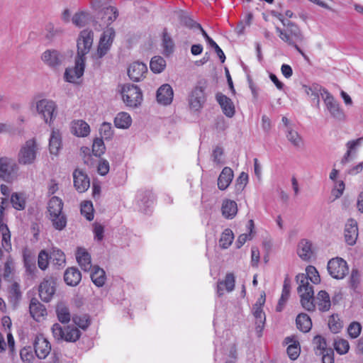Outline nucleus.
I'll use <instances>...</instances> for the list:
<instances>
[{
  "instance_id": "54",
  "label": "nucleus",
  "mask_w": 363,
  "mask_h": 363,
  "mask_svg": "<svg viewBox=\"0 0 363 363\" xmlns=\"http://www.w3.org/2000/svg\"><path fill=\"white\" fill-rule=\"evenodd\" d=\"M99 133L102 139L111 140L113 135V130L111 123L107 122L103 123L99 128Z\"/></svg>"
},
{
  "instance_id": "28",
  "label": "nucleus",
  "mask_w": 363,
  "mask_h": 363,
  "mask_svg": "<svg viewBox=\"0 0 363 363\" xmlns=\"http://www.w3.org/2000/svg\"><path fill=\"white\" fill-rule=\"evenodd\" d=\"M138 205L140 211L147 213L148 208L153 204V196L151 192L145 191L138 193L137 196Z\"/></svg>"
},
{
  "instance_id": "31",
  "label": "nucleus",
  "mask_w": 363,
  "mask_h": 363,
  "mask_svg": "<svg viewBox=\"0 0 363 363\" xmlns=\"http://www.w3.org/2000/svg\"><path fill=\"white\" fill-rule=\"evenodd\" d=\"M62 137L58 130H52L49 140V150L50 154L57 155L61 149Z\"/></svg>"
},
{
  "instance_id": "18",
  "label": "nucleus",
  "mask_w": 363,
  "mask_h": 363,
  "mask_svg": "<svg viewBox=\"0 0 363 363\" xmlns=\"http://www.w3.org/2000/svg\"><path fill=\"white\" fill-rule=\"evenodd\" d=\"M74 186L79 193L85 192L90 186V180L87 174L80 169L73 172Z\"/></svg>"
},
{
  "instance_id": "13",
  "label": "nucleus",
  "mask_w": 363,
  "mask_h": 363,
  "mask_svg": "<svg viewBox=\"0 0 363 363\" xmlns=\"http://www.w3.org/2000/svg\"><path fill=\"white\" fill-rule=\"evenodd\" d=\"M115 37V31L113 28L105 30L100 38L95 57L101 58L107 54L111 48Z\"/></svg>"
},
{
  "instance_id": "32",
  "label": "nucleus",
  "mask_w": 363,
  "mask_h": 363,
  "mask_svg": "<svg viewBox=\"0 0 363 363\" xmlns=\"http://www.w3.org/2000/svg\"><path fill=\"white\" fill-rule=\"evenodd\" d=\"M233 178V170L228 167L223 169L218 179V187L220 190L226 189Z\"/></svg>"
},
{
  "instance_id": "11",
  "label": "nucleus",
  "mask_w": 363,
  "mask_h": 363,
  "mask_svg": "<svg viewBox=\"0 0 363 363\" xmlns=\"http://www.w3.org/2000/svg\"><path fill=\"white\" fill-rule=\"evenodd\" d=\"M328 270L332 277L342 279L348 274L347 262L340 257L331 259L328 263Z\"/></svg>"
},
{
  "instance_id": "42",
  "label": "nucleus",
  "mask_w": 363,
  "mask_h": 363,
  "mask_svg": "<svg viewBox=\"0 0 363 363\" xmlns=\"http://www.w3.org/2000/svg\"><path fill=\"white\" fill-rule=\"evenodd\" d=\"M56 314L60 322L67 323L70 321L71 315L65 303L60 302L56 306Z\"/></svg>"
},
{
  "instance_id": "22",
  "label": "nucleus",
  "mask_w": 363,
  "mask_h": 363,
  "mask_svg": "<svg viewBox=\"0 0 363 363\" xmlns=\"http://www.w3.org/2000/svg\"><path fill=\"white\" fill-rule=\"evenodd\" d=\"M77 262L80 268L84 272H89L92 268L90 254L84 247H77L75 253Z\"/></svg>"
},
{
  "instance_id": "55",
  "label": "nucleus",
  "mask_w": 363,
  "mask_h": 363,
  "mask_svg": "<svg viewBox=\"0 0 363 363\" xmlns=\"http://www.w3.org/2000/svg\"><path fill=\"white\" fill-rule=\"evenodd\" d=\"M106 147L102 138H96L92 145V152L96 157H100L105 152Z\"/></svg>"
},
{
  "instance_id": "64",
  "label": "nucleus",
  "mask_w": 363,
  "mask_h": 363,
  "mask_svg": "<svg viewBox=\"0 0 363 363\" xmlns=\"http://www.w3.org/2000/svg\"><path fill=\"white\" fill-rule=\"evenodd\" d=\"M49 259L50 255L45 251H41L38 255V267L43 270L45 269L48 267Z\"/></svg>"
},
{
  "instance_id": "59",
  "label": "nucleus",
  "mask_w": 363,
  "mask_h": 363,
  "mask_svg": "<svg viewBox=\"0 0 363 363\" xmlns=\"http://www.w3.org/2000/svg\"><path fill=\"white\" fill-rule=\"evenodd\" d=\"M72 321L76 325L84 330L88 328L90 324L86 315H74L72 317Z\"/></svg>"
},
{
  "instance_id": "19",
  "label": "nucleus",
  "mask_w": 363,
  "mask_h": 363,
  "mask_svg": "<svg viewBox=\"0 0 363 363\" xmlns=\"http://www.w3.org/2000/svg\"><path fill=\"white\" fill-rule=\"evenodd\" d=\"M0 234L1 235V247H0V260L4 255V252L9 253L12 250L11 233L8 226L0 220Z\"/></svg>"
},
{
  "instance_id": "43",
  "label": "nucleus",
  "mask_w": 363,
  "mask_h": 363,
  "mask_svg": "<svg viewBox=\"0 0 363 363\" xmlns=\"http://www.w3.org/2000/svg\"><path fill=\"white\" fill-rule=\"evenodd\" d=\"M286 137L287 140L296 147H301L303 145V139L297 131L294 130V128H290L289 130H285Z\"/></svg>"
},
{
  "instance_id": "8",
  "label": "nucleus",
  "mask_w": 363,
  "mask_h": 363,
  "mask_svg": "<svg viewBox=\"0 0 363 363\" xmlns=\"http://www.w3.org/2000/svg\"><path fill=\"white\" fill-rule=\"evenodd\" d=\"M121 95L123 102L130 108L138 107L143 101V94L140 89L133 84H127L123 85L121 89Z\"/></svg>"
},
{
  "instance_id": "36",
  "label": "nucleus",
  "mask_w": 363,
  "mask_h": 363,
  "mask_svg": "<svg viewBox=\"0 0 363 363\" xmlns=\"http://www.w3.org/2000/svg\"><path fill=\"white\" fill-rule=\"evenodd\" d=\"M118 11L115 7L108 6L101 12V19L103 26H108L118 17Z\"/></svg>"
},
{
  "instance_id": "6",
  "label": "nucleus",
  "mask_w": 363,
  "mask_h": 363,
  "mask_svg": "<svg viewBox=\"0 0 363 363\" xmlns=\"http://www.w3.org/2000/svg\"><path fill=\"white\" fill-rule=\"evenodd\" d=\"M206 82H199L189 92L187 101L191 111L199 112L203 108L206 101Z\"/></svg>"
},
{
  "instance_id": "44",
  "label": "nucleus",
  "mask_w": 363,
  "mask_h": 363,
  "mask_svg": "<svg viewBox=\"0 0 363 363\" xmlns=\"http://www.w3.org/2000/svg\"><path fill=\"white\" fill-rule=\"evenodd\" d=\"M234 240V234L233 231L226 228L222 233L219 239V246L223 249L228 248Z\"/></svg>"
},
{
  "instance_id": "63",
  "label": "nucleus",
  "mask_w": 363,
  "mask_h": 363,
  "mask_svg": "<svg viewBox=\"0 0 363 363\" xmlns=\"http://www.w3.org/2000/svg\"><path fill=\"white\" fill-rule=\"evenodd\" d=\"M162 46L165 55L172 52L174 44L171 38L166 33L163 35Z\"/></svg>"
},
{
  "instance_id": "3",
  "label": "nucleus",
  "mask_w": 363,
  "mask_h": 363,
  "mask_svg": "<svg viewBox=\"0 0 363 363\" xmlns=\"http://www.w3.org/2000/svg\"><path fill=\"white\" fill-rule=\"evenodd\" d=\"M63 202L57 196H52L48 203V211L53 227L58 230H63L67 225V218L62 213Z\"/></svg>"
},
{
  "instance_id": "38",
  "label": "nucleus",
  "mask_w": 363,
  "mask_h": 363,
  "mask_svg": "<svg viewBox=\"0 0 363 363\" xmlns=\"http://www.w3.org/2000/svg\"><path fill=\"white\" fill-rule=\"evenodd\" d=\"M252 314L256 319V331L258 335H261V332L265 323V314L261 307L253 306Z\"/></svg>"
},
{
  "instance_id": "12",
  "label": "nucleus",
  "mask_w": 363,
  "mask_h": 363,
  "mask_svg": "<svg viewBox=\"0 0 363 363\" xmlns=\"http://www.w3.org/2000/svg\"><path fill=\"white\" fill-rule=\"evenodd\" d=\"M94 33L90 30H83L77 39V57L85 58L93 44Z\"/></svg>"
},
{
  "instance_id": "1",
  "label": "nucleus",
  "mask_w": 363,
  "mask_h": 363,
  "mask_svg": "<svg viewBox=\"0 0 363 363\" xmlns=\"http://www.w3.org/2000/svg\"><path fill=\"white\" fill-rule=\"evenodd\" d=\"M313 284L320 283V278L318 272L313 266H308L306 269V274H298L296 276V281L298 284V292L301 297L302 306L307 311H311L315 309L314 291L313 286L308 281Z\"/></svg>"
},
{
  "instance_id": "61",
  "label": "nucleus",
  "mask_w": 363,
  "mask_h": 363,
  "mask_svg": "<svg viewBox=\"0 0 363 363\" xmlns=\"http://www.w3.org/2000/svg\"><path fill=\"white\" fill-rule=\"evenodd\" d=\"M10 297L14 301H17L21 298V292L20 290V286L18 283L14 282L11 284L9 290Z\"/></svg>"
},
{
  "instance_id": "37",
  "label": "nucleus",
  "mask_w": 363,
  "mask_h": 363,
  "mask_svg": "<svg viewBox=\"0 0 363 363\" xmlns=\"http://www.w3.org/2000/svg\"><path fill=\"white\" fill-rule=\"evenodd\" d=\"M132 123V118L129 113L126 112L118 113L114 118V125L120 129H127Z\"/></svg>"
},
{
  "instance_id": "41",
  "label": "nucleus",
  "mask_w": 363,
  "mask_h": 363,
  "mask_svg": "<svg viewBox=\"0 0 363 363\" xmlns=\"http://www.w3.org/2000/svg\"><path fill=\"white\" fill-rule=\"evenodd\" d=\"M317 305L318 309L321 311H328L331 306L329 294L325 291L318 292L317 297Z\"/></svg>"
},
{
  "instance_id": "27",
  "label": "nucleus",
  "mask_w": 363,
  "mask_h": 363,
  "mask_svg": "<svg viewBox=\"0 0 363 363\" xmlns=\"http://www.w3.org/2000/svg\"><path fill=\"white\" fill-rule=\"evenodd\" d=\"M62 55L55 50H45L41 57L42 60L49 67H56L62 62Z\"/></svg>"
},
{
  "instance_id": "62",
  "label": "nucleus",
  "mask_w": 363,
  "mask_h": 363,
  "mask_svg": "<svg viewBox=\"0 0 363 363\" xmlns=\"http://www.w3.org/2000/svg\"><path fill=\"white\" fill-rule=\"evenodd\" d=\"M345 187V185L343 181H337L335 182V186L332 190V194L335 199H338L342 195Z\"/></svg>"
},
{
  "instance_id": "48",
  "label": "nucleus",
  "mask_w": 363,
  "mask_h": 363,
  "mask_svg": "<svg viewBox=\"0 0 363 363\" xmlns=\"http://www.w3.org/2000/svg\"><path fill=\"white\" fill-rule=\"evenodd\" d=\"M11 203L13 207L18 211L23 210L26 207V201L23 195L21 194H12L11 197Z\"/></svg>"
},
{
  "instance_id": "45",
  "label": "nucleus",
  "mask_w": 363,
  "mask_h": 363,
  "mask_svg": "<svg viewBox=\"0 0 363 363\" xmlns=\"http://www.w3.org/2000/svg\"><path fill=\"white\" fill-rule=\"evenodd\" d=\"M150 67L154 73H161L166 67V61L160 56H155L150 60Z\"/></svg>"
},
{
  "instance_id": "15",
  "label": "nucleus",
  "mask_w": 363,
  "mask_h": 363,
  "mask_svg": "<svg viewBox=\"0 0 363 363\" xmlns=\"http://www.w3.org/2000/svg\"><path fill=\"white\" fill-rule=\"evenodd\" d=\"M33 346L35 355L40 359H45L51 351L50 342L42 334H38L35 336Z\"/></svg>"
},
{
  "instance_id": "39",
  "label": "nucleus",
  "mask_w": 363,
  "mask_h": 363,
  "mask_svg": "<svg viewBox=\"0 0 363 363\" xmlns=\"http://www.w3.org/2000/svg\"><path fill=\"white\" fill-rule=\"evenodd\" d=\"M311 242L307 240H301L298 245L297 253L303 260L309 259L312 255Z\"/></svg>"
},
{
  "instance_id": "24",
  "label": "nucleus",
  "mask_w": 363,
  "mask_h": 363,
  "mask_svg": "<svg viewBox=\"0 0 363 363\" xmlns=\"http://www.w3.org/2000/svg\"><path fill=\"white\" fill-rule=\"evenodd\" d=\"M216 99L220 106L223 113L227 117H233L235 114V106L232 100L222 93H218Z\"/></svg>"
},
{
  "instance_id": "5",
  "label": "nucleus",
  "mask_w": 363,
  "mask_h": 363,
  "mask_svg": "<svg viewBox=\"0 0 363 363\" xmlns=\"http://www.w3.org/2000/svg\"><path fill=\"white\" fill-rule=\"evenodd\" d=\"M40 145L36 138L27 140L21 147L18 153V162L20 164H33L38 155Z\"/></svg>"
},
{
  "instance_id": "23",
  "label": "nucleus",
  "mask_w": 363,
  "mask_h": 363,
  "mask_svg": "<svg viewBox=\"0 0 363 363\" xmlns=\"http://www.w3.org/2000/svg\"><path fill=\"white\" fill-rule=\"evenodd\" d=\"M235 278L233 274L228 273L225 279L218 281L216 293L218 296H221L226 292H231L234 290Z\"/></svg>"
},
{
  "instance_id": "56",
  "label": "nucleus",
  "mask_w": 363,
  "mask_h": 363,
  "mask_svg": "<svg viewBox=\"0 0 363 363\" xmlns=\"http://www.w3.org/2000/svg\"><path fill=\"white\" fill-rule=\"evenodd\" d=\"M20 356L23 363H33L35 360V356L30 347L21 349Z\"/></svg>"
},
{
  "instance_id": "34",
  "label": "nucleus",
  "mask_w": 363,
  "mask_h": 363,
  "mask_svg": "<svg viewBox=\"0 0 363 363\" xmlns=\"http://www.w3.org/2000/svg\"><path fill=\"white\" fill-rule=\"evenodd\" d=\"M72 132L78 137H86L90 133V127L83 120L74 121L72 123Z\"/></svg>"
},
{
  "instance_id": "49",
  "label": "nucleus",
  "mask_w": 363,
  "mask_h": 363,
  "mask_svg": "<svg viewBox=\"0 0 363 363\" xmlns=\"http://www.w3.org/2000/svg\"><path fill=\"white\" fill-rule=\"evenodd\" d=\"M50 259L54 264L62 266L65 263L64 252L58 249H53L50 255Z\"/></svg>"
},
{
  "instance_id": "53",
  "label": "nucleus",
  "mask_w": 363,
  "mask_h": 363,
  "mask_svg": "<svg viewBox=\"0 0 363 363\" xmlns=\"http://www.w3.org/2000/svg\"><path fill=\"white\" fill-rule=\"evenodd\" d=\"M328 327L333 333H337L342 328V323L338 315H332L328 320Z\"/></svg>"
},
{
  "instance_id": "50",
  "label": "nucleus",
  "mask_w": 363,
  "mask_h": 363,
  "mask_svg": "<svg viewBox=\"0 0 363 363\" xmlns=\"http://www.w3.org/2000/svg\"><path fill=\"white\" fill-rule=\"evenodd\" d=\"M81 213L88 220H91L94 218V208L93 204L89 201H85L81 204Z\"/></svg>"
},
{
  "instance_id": "47",
  "label": "nucleus",
  "mask_w": 363,
  "mask_h": 363,
  "mask_svg": "<svg viewBox=\"0 0 363 363\" xmlns=\"http://www.w3.org/2000/svg\"><path fill=\"white\" fill-rule=\"evenodd\" d=\"M334 347L339 354H345L350 350V344L347 340L337 337L334 341Z\"/></svg>"
},
{
  "instance_id": "51",
  "label": "nucleus",
  "mask_w": 363,
  "mask_h": 363,
  "mask_svg": "<svg viewBox=\"0 0 363 363\" xmlns=\"http://www.w3.org/2000/svg\"><path fill=\"white\" fill-rule=\"evenodd\" d=\"M89 19V13L85 11H79L76 13L72 18V21L73 24L78 27H83L86 25Z\"/></svg>"
},
{
  "instance_id": "4",
  "label": "nucleus",
  "mask_w": 363,
  "mask_h": 363,
  "mask_svg": "<svg viewBox=\"0 0 363 363\" xmlns=\"http://www.w3.org/2000/svg\"><path fill=\"white\" fill-rule=\"evenodd\" d=\"M33 107L46 124L50 126L53 123L57 115V105L55 101L51 99H41L33 102Z\"/></svg>"
},
{
  "instance_id": "17",
  "label": "nucleus",
  "mask_w": 363,
  "mask_h": 363,
  "mask_svg": "<svg viewBox=\"0 0 363 363\" xmlns=\"http://www.w3.org/2000/svg\"><path fill=\"white\" fill-rule=\"evenodd\" d=\"M359 235L357 222L353 218L347 220L345 225L344 236L346 243L349 245H354Z\"/></svg>"
},
{
  "instance_id": "25",
  "label": "nucleus",
  "mask_w": 363,
  "mask_h": 363,
  "mask_svg": "<svg viewBox=\"0 0 363 363\" xmlns=\"http://www.w3.org/2000/svg\"><path fill=\"white\" fill-rule=\"evenodd\" d=\"M0 272L5 280L11 279L16 272V263L14 259L9 255L6 260L0 264Z\"/></svg>"
},
{
  "instance_id": "57",
  "label": "nucleus",
  "mask_w": 363,
  "mask_h": 363,
  "mask_svg": "<svg viewBox=\"0 0 363 363\" xmlns=\"http://www.w3.org/2000/svg\"><path fill=\"white\" fill-rule=\"evenodd\" d=\"M289 296V289L287 286L286 283L285 282L284 284V287L282 289L281 296L279 300V303L277 306L276 310L279 312L281 311L285 303L286 302Z\"/></svg>"
},
{
  "instance_id": "20",
  "label": "nucleus",
  "mask_w": 363,
  "mask_h": 363,
  "mask_svg": "<svg viewBox=\"0 0 363 363\" xmlns=\"http://www.w3.org/2000/svg\"><path fill=\"white\" fill-rule=\"evenodd\" d=\"M174 97V91L169 84H162L157 91V101L163 106L169 105Z\"/></svg>"
},
{
  "instance_id": "58",
  "label": "nucleus",
  "mask_w": 363,
  "mask_h": 363,
  "mask_svg": "<svg viewBox=\"0 0 363 363\" xmlns=\"http://www.w3.org/2000/svg\"><path fill=\"white\" fill-rule=\"evenodd\" d=\"M361 330L362 326L357 322H352L347 328L348 334L351 338L357 337L360 335Z\"/></svg>"
},
{
  "instance_id": "52",
  "label": "nucleus",
  "mask_w": 363,
  "mask_h": 363,
  "mask_svg": "<svg viewBox=\"0 0 363 363\" xmlns=\"http://www.w3.org/2000/svg\"><path fill=\"white\" fill-rule=\"evenodd\" d=\"M253 228V221L250 220L249 221L250 232L248 233H242L238 237L235 243L237 248H240L247 240H251L252 238V233Z\"/></svg>"
},
{
  "instance_id": "9",
  "label": "nucleus",
  "mask_w": 363,
  "mask_h": 363,
  "mask_svg": "<svg viewBox=\"0 0 363 363\" xmlns=\"http://www.w3.org/2000/svg\"><path fill=\"white\" fill-rule=\"evenodd\" d=\"M18 165L11 158H0V179L6 182H12L18 177Z\"/></svg>"
},
{
  "instance_id": "40",
  "label": "nucleus",
  "mask_w": 363,
  "mask_h": 363,
  "mask_svg": "<svg viewBox=\"0 0 363 363\" xmlns=\"http://www.w3.org/2000/svg\"><path fill=\"white\" fill-rule=\"evenodd\" d=\"M296 323L297 328L303 333H308L311 329V319L306 313H301L298 315L296 319Z\"/></svg>"
},
{
  "instance_id": "16",
  "label": "nucleus",
  "mask_w": 363,
  "mask_h": 363,
  "mask_svg": "<svg viewBox=\"0 0 363 363\" xmlns=\"http://www.w3.org/2000/svg\"><path fill=\"white\" fill-rule=\"evenodd\" d=\"M56 284L52 277L44 279L39 286V296L44 302H49L55 293Z\"/></svg>"
},
{
  "instance_id": "14",
  "label": "nucleus",
  "mask_w": 363,
  "mask_h": 363,
  "mask_svg": "<svg viewBox=\"0 0 363 363\" xmlns=\"http://www.w3.org/2000/svg\"><path fill=\"white\" fill-rule=\"evenodd\" d=\"M85 67V58L76 57L75 65L72 68H67L65 72V79L70 83H76L83 75Z\"/></svg>"
},
{
  "instance_id": "35",
  "label": "nucleus",
  "mask_w": 363,
  "mask_h": 363,
  "mask_svg": "<svg viewBox=\"0 0 363 363\" xmlns=\"http://www.w3.org/2000/svg\"><path fill=\"white\" fill-rule=\"evenodd\" d=\"M65 281L69 286H77L82 279L81 272L76 267L68 268L64 275Z\"/></svg>"
},
{
  "instance_id": "10",
  "label": "nucleus",
  "mask_w": 363,
  "mask_h": 363,
  "mask_svg": "<svg viewBox=\"0 0 363 363\" xmlns=\"http://www.w3.org/2000/svg\"><path fill=\"white\" fill-rule=\"evenodd\" d=\"M323 100L327 111L333 118L337 121L345 119V115L344 111L340 108L339 103L328 91H324L323 93Z\"/></svg>"
},
{
  "instance_id": "26",
  "label": "nucleus",
  "mask_w": 363,
  "mask_h": 363,
  "mask_svg": "<svg viewBox=\"0 0 363 363\" xmlns=\"http://www.w3.org/2000/svg\"><path fill=\"white\" fill-rule=\"evenodd\" d=\"M303 88L306 94L309 96L311 100L315 102L316 106H320V96L323 98V93L324 91H328L326 89L322 87L318 84H313L311 86L303 85Z\"/></svg>"
},
{
  "instance_id": "7",
  "label": "nucleus",
  "mask_w": 363,
  "mask_h": 363,
  "mask_svg": "<svg viewBox=\"0 0 363 363\" xmlns=\"http://www.w3.org/2000/svg\"><path fill=\"white\" fill-rule=\"evenodd\" d=\"M53 337L57 341L74 342L81 336V331L74 325H67L62 328L59 323H55L51 328Z\"/></svg>"
},
{
  "instance_id": "33",
  "label": "nucleus",
  "mask_w": 363,
  "mask_h": 363,
  "mask_svg": "<svg viewBox=\"0 0 363 363\" xmlns=\"http://www.w3.org/2000/svg\"><path fill=\"white\" fill-rule=\"evenodd\" d=\"M30 313L35 320L38 321L40 318L47 314L45 306L36 298H32L29 306Z\"/></svg>"
},
{
  "instance_id": "29",
  "label": "nucleus",
  "mask_w": 363,
  "mask_h": 363,
  "mask_svg": "<svg viewBox=\"0 0 363 363\" xmlns=\"http://www.w3.org/2000/svg\"><path fill=\"white\" fill-rule=\"evenodd\" d=\"M222 215L226 219H233L238 213L237 203L230 199L223 201L221 206Z\"/></svg>"
},
{
  "instance_id": "30",
  "label": "nucleus",
  "mask_w": 363,
  "mask_h": 363,
  "mask_svg": "<svg viewBox=\"0 0 363 363\" xmlns=\"http://www.w3.org/2000/svg\"><path fill=\"white\" fill-rule=\"evenodd\" d=\"M90 271V277L94 284L97 287H102L106 281V275L104 269L96 265L93 266Z\"/></svg>"
},
{
  "instance_id": "2",
  "label": "nucleus",
  "mask_w": 363,
  "mask_h": 363,
  "mask_svg": "<svg viewBox=\"0 0 363 363\" xmlns=\"http://www.w3.org/2000/svg\"><path fill=\"white\" fill-rule=\"evenodd\" d=\"M277 17L284 26L286 27L285 29L276 28V32L279 37L289 45L293 46L301 55L306 57L303 50L297 45L298 43H301L304 39L299 27L289 21H286L281 14H279Z\"/></svg>"
},
{
  "instance_id": "46",
  "label": "nucleus",
  "mask_w": 363,
  "mask_h": 363,
  "mask_svg": "<svg viewBox=\"0 0 363 363\" xmlns=\"http://www.w3.org/2000/svg\"><path fill=\"white\" fill-rule=\"evenodd\" d=\"M313 344L314 346V351L316 355H320L328 350L327 349V343L325 339L320 336L316 335L313 340Z\"/></svg>"
},
{
  "instance_id": "21",
  "label": "nucleus",
  "mask_w": 363,
  "mask_h": 363,
  "mask_svg": "<svg viewBox=\"0 0 363 363\" xmlns=\"http://www.w3.org/2000/svg\"><path fill=\"white\" fill-rule=\"evenodd\" d=\"M147 72V65L140 62H134L128 67V74L135 82H139L145 77Z\"/></svg>"
},
{
  "instance_id": "60",
  "label": "nucleus",
  "mask_w": 363,
  "mask_h": 363,
  "mask_svg": "<svg viewBox=\"0 0 363 363\" xmlns=\"http://www.w3.org/2000/svg\"><path fill=\"white\" fill-rule=\"evenodd\" d=\"M184 24L191 28L199 29L206 40H207L210 38L208 35L206 33V32L203 29L199 23L194 21L192 19L189 18H185Z\"/></svg>"
}]
</instances>
